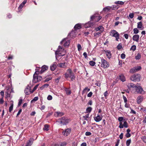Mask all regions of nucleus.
Wrapping results in <instances>:
<instances>
[{"instance_id":"nucleus-1","label":"nucleus","mask_w":146,"mask_h":146,"mask_svg":"<svg viewBox=\"0 0 146 146\" xmlns=\"http://www.w3.org/2000/svg\"><path fill=\"white\" fill-rule=\"evenodd\" d=\"M97 60L99 63L98 66L100 64H101V66L103 68H106L109 66L108 63L104 59L102 58L99 57L98 59Z\"/></svg>"},{"instance_id":"nucleus-2","label":"nucleus","mask_w":146,"mask_h":146,"mask_svg":"<svg viewBox=\"0 0 146 146\" xmlns=\"http://www.w3.org/2000/svg\"><path fill=\"white\" fill-rule=\"evenodd\" d=\"M35 70L36 71L34 74L33 78V82L34 83H36L42 80V78L41 76H37V75L39 73L38 69H36Z\"/></svg>"},{"instance_id":"nucleus-3","label":"nucleus","mask_w":146,"mask_h":146,"mask_svg":"<svg viewBox=\"0 0 146 146\" xmlns=\"http://www.w3.org/2000/svg\"><path fill=\"white\" fill-rule=\"evenodd\" d=\"M55 54L58 55L59 56H63L66 53V50L60 46H59L57 50L56 51Z\"/></svg>"},{"instance_id":"nucleus-4","label":"nucleus","mask_w":146,"mask_h":146,"mask_svg":"<svg viewBox=\"0 0 146 146\" xmlns=\"http://www.w3.org/2000/svg\"><path fill=\"white\" fill-rule=\"evenodd\" d=\"M110 35L111 36L115 37L117 41L118 40L119 38V34L115 30H113L111 31L110 33Z\"/></svg>"},{"instance_id":"nucleus-5","label":"nucleus","mask_w":146,"mask_h":146,"mask_svg":"<svg viewBox=\"0 0 146 146\" xmlns=\"http://www.w3.org/2000/svg\"><path fill=\"white\" fill-rule=\"evenodd\" d=\"M141 76L139 74H135L132 76L130 77V79L133 81H139L140 80Z\"/></svg>"},{"instance_id":"nucleus-6","label":"nucleus","mask_w":146,"mask_h":146,"mask_svg":"<svg viewBox=\"0 0 146 146\" xmlns=\"http://www.w3.org/2000/svg\"><path fill=\"white\" fill-rule=\"evenodd\" d=\"M135 90L138 93L143 94L144 93L143 89L140 86L138 85L135 86Z\"/></svg>"},{"instance_id":"nucleus-7","label":"nucleus","mask_w":146,"mask_h":146,"mask_svg":"<svg viewBox=\"0 0 146 146\" xmlns=\"http://www.w3.org/2000/svg\"><path fill=\"white\" fill-rule=\"evenodd\" d=\"M101 18L98 14H95L91 17V20H94L96 22L99 21Z\"/></svg>"},{"instance_id":"nucleus-8","label":"nucleus","mask_w":146,"mask_h":146,"mask_svg":"<svg viewBox=\"0 0 146 146\" xmlns=\"http://www.w3.org/2000/svg\"><path fill=\"white\" fill-rule=\"evenodd\" d=\"M69 120L65 117H62L60 119V123L61 125H66L69 122Z\"/></svg>"},{"instance_id":"nucleus-9","label":"nucleus","mask_w":146,"mask_h":146,"mask_svg":"<svg viewBox=\"0 0 146 146\" xmlns=\"http://www.w3.org/2000/svg\"><path fill=\"white\" fill-rule=\"evenodd\" d=\"M141 69V67L140 66H138L135 67L131 69L130 70V72L131 73H134L139 71Z\"/></svg>"},{"instance_id":"nucleus-10","label":"nucleus","mask_w":146,"mask_h":146,"mask_svg":"<svg viewBox=\"0 0 146 146\" xmlns=\"http://www.w3.org/2000/svg\"><path fill=\"white\" fill-rule=\"evenodd\" d=\"M71 131V129L70 128H68L63 131L62 132V134L64 136H66L69 135Z\"/></svg>"},{"instance_id":"nucleus-11","label":"nucleus","mask_w":146,"mask_h":146,"mask_svg":"<svg viewBox=\"0 0 146 146\" xmlns=\"http://www.w3.org/2000/svg\"><path fill=\"white\" fill-rule=\"evenodd\" d=\"M73 73L72 71L70 69H68L65 74V78H67Z\"/></svg>"},{"instance_id":"nucleus-12","label":"nucleus","mask_w":146,"mask_h":146,"mask_svg":"<svg viewBox=\"0 0 146 146\" xmlns=\"http://www.w3.org/2000/svg\"><path fill=\"white\" fill-rule=\"evenodd\" d=\"M31 87L29 86H27L25 90V92L26 95H29L31 93L30 91Z\"/></svg>"},{"instance_id":"nucleus-13","label":"nucleus","mask_w":146,"mask_h":146,"mask_svg":"<svg viewBox=\"0 0 146 146\" xmlns=\"http://www.w3.org/2000/svg\"><path fill=\"white\" fill-rule=\"evenodd\" d=\"M143 97L142 96H138L137 99V103L139 104H140L143 101Z\"/></svg>"},{"instance_id":"nucleus-14","label":"nucleus","mask_w":146,"mask_h":146,"mask_svg":"<svg viewBox=\"0 0 146 146\" xmlns=\"http://www.w3.org/2000/svg\"><path fill=\"white\" fill-rule=\"evenodd\" d=\"M66 38H64L61 42V43H62V42H64L65 41L64 44V46H67L69 45L70 43V41L68 40H66Z\"/></svg>"},{"instance_id":"nucleus-15","label":"nucleus","mask_w":146,"mask_h":146,"mask_svg":"<svg viewBox=\"0 0 146 146\" xmlns=\"http://www.w3.org/2000/svg\"><path fill=\"white\" fill-rule=\"evenodd\" d=\"M102 115L100 116L98 115L96 117L94 118V119L96 122H98L100 121L102 119Z\"/></svg>"},{"instance_id":"nucleus-16","label":"nucleus","mask_w":146,"mask_h":146,"mask_svg":"<svg viewBox=\"0 0 146 146\" xmlns=\"http://www.w3.org/2000/svg\"><path fill=\"white\" fill-rule=\"evenodd\" d=\"M139 36L138 35H135L133 37V39L134 41L138 42L139 39Z\"/></svg>"},{"instance_id":"nucleus-17","label":"nucleus","mask_w":146,"mask_h":146,"mask_svg":"<svg viewBox=\"0 0 146 146\" xmlns=\"http://www.w3.org/2000/svg\"><path fill=\"white\" fill-rule=\"evenodd\" d=\"M48 67L46 65H43L42 67V68L40 71V73H42L48 69Z\"/></svg>"},{"instance_id":"nucleus-18","label":"nucleus","mask_w":146,"mask_h":146,"mask_svg":"<svg viewBox=\"0 0 146 146\" xmlns=\"http://www.w3.org/2000/svg\"><path fill=\"white\" fill-rule=\"evenodd\" d=\"M105 53L106 54V56L108 58H110L111 57V54L110 51L107 50L104 51Z\"/></svg>"},{"instance_id":"nucleus-19","label":"nucleus","mask_w":146,"mask_h":146,"mask_svg":"<svg viewBox=\"0 0 146 146\" xmlns=\"http://www.w3.org/2000/svg\"><path fill=\"white\" fill-rule=\"evenodd\" d=\"M137 27L139 29H141V30L143 29V24L141 22H140L137 23Z\"/></svg>"},{"instance_id":"nucleus-20","label":"nucleus","mask_w":146,"mask_h":146,"mask_svg":"<svg viewBox=\"0 0 146 146\" xmlns=\"http://www.w3.org/2000/svg\"><path fill=\"white\" fill-rule=\"evenodd\" d=\"M11 106L9 108V111L10 112H11L13 110V101H11L10 102Z\"/></svg>"},{"instance_id":"nucleus-21","label":"nucleus","mask_w":146,"mask_h":146,"mask_svg":"<svg viewBox=\"0 0 146 146\" xmlns=\"http://www.w3.org/2000/svg\"><path fill=\"white\" fill-rule=\"evenodd\" d=\"M58 66L60 67L64 68L66 66V64L65 62L59 64Z\"/></svg>"},{"instance_id":"nucleus-22","label":"nucleus","mask_w":146,"mask_h":146,"mask_svg":"<svg viewBox=\"0 0 146 146\" xmlns=\"http://www.w3.org/2000/svg\"><path fill=\"white\" fill-rule=\"evenodd\" d=\"M93 25V24L91 22H89L86 24L85 27L86 28H87L92 26Z\"/></svg>"},{"instance_id":"nucleus-23","label":"nucleus","mask_w":146,"mask_h":146,"mask_svg":"<svg viewBox=\"0 0 146 146\" xmlns=\"http://www.w3.org/2000/svg\"><path fill=\"white\" fill-rule=\"evenodd\" d=\"M64 114L63 112H57L55 113V116L57 117H60L63 115Z\"/></svg>"},{"instance_id":"nucleus-24","label":"nucleus","mask_w":146,"mask_h":146,"mask_svg":"<svg viewBox=\"0 0 146 146\" xmlns=\"http://www.w3.org/2000/svg\"><path fill=\"white\" fill-rule=\"evenodd\" d=\"M33 141V139H31L29 142H28L26 145V146H31L32 145Z\"/></svg>"},{"instance_id":"nucleus-25","label":"nucleus","mask_w":146,"mask_h":146,"mask_svg":"<svg viewBox=\"0 0 146 146\" xmlns=\"http://www.w3.org/2000/svg\"><path fill=\"white\" fill-rule=\"evenodd\" d=\"M90 89L88 88V87H86L82 91V94H83L85 93H87L88 92L90 91Z\"/></svg>"},{"instance_id":"nucleus-26","label":"nucleus","mask_w":146,"mask_h":146,"mask_svg":"<svg viewBox=\"0 0 146 146\" xmlns=\"http://www.w3.org/2000/svg\"><path fill=\"white\" fill-rule=\"evenodd\" d=\"M56 67V65L55 63H54L52 66L50 67V69L51 70H54Z\"/></svg>"},{"instance_id":"nucleus-27","label":"nucleus","mask_w":146,"mask_h":146,"mask_svg":"<svg viewBox=\"0 0 146 146\" xmlns=\"http://www.w3.org/2000/svg\"><path fill=\"white\" fill-rule=\"evenodd\" d=\"M120 80L122 82H124L125 81V78L124 76L123 75H121L119 76Z\"/></svg>"},{"instance_id":"nucleus-28","label":"nucleus","mask_w":146,"mask_h":146,"mask_svg":"<svg viewBox=\"0 0 146 146\" xmlns=\"http://www.w3.org/2000/svg\"><path fill=\"white\" fill-rule=\"evenodd\" d=\"M136 85H135L134 84L132 83L129 84L127 85V87L128 88L130 89L131 88H134L135 89V86Z\"/></svg>"},{"instance_id":"nucleus-29","label":"nucleus","mask_w":146,"mask_h":146,"mask_svg":"<svg viewBox=\"0 0 146 146\" xmlns=\"http://www.w3.org/2000/svg\"><path fill=\"white\" fill-rule=\"evenodd\" d=\"M81 28V25L79 24H76L74 26V28L75 30L79 29Z\"/></svg>"},{"instance_id":"nucleus-30","label":"nucleus","mask_w":146,"mask_h":146,"mask_svg":"<svg viewBox=\"0 0 146 146\" xmlns=\"http://www.w3.org/2000/svg\"><path fill=\"white\" fill-rule=\"evenodd\" d=\"M102 32L101 31H99L96 33H95L94 34V36L96 37H98L101 35V33Z\"/></svg>"},{"instance_id":"nucleus-31","label":"nucleus","mask_w":146,"mask_h":146,"mask_svg":"<svg viewBox=\"0 0 146 146\" xmlns=\"http://www.w3.org/2000/svg\"><path fill=\"white\" fill-rule=\"evenodd\" d=\"M66 94L68 95H69L71 94V91L69 89L66 88L65 90Z\"/></svg>"},{"instance_id":"nucleus-32","label":"nucleus","mask_w":146,"mask_h":146,"mask_svg":"<svg viewBox=\"0 0 146 146\" xmlns=\"http://www.w3.org/2000/svg\"><path fill=\"white\" fill-rule=\"evenodd\" d=\"M123 127H125L127 128L128 127V125L127 122L125 120H124L123 121Z\"/></svg>"},{"instance_id":"nucleus-33","label":"nucleus","mask_w":146,"mask_h":146,"mask_svg":"<svg viewBox=\"0 0 146 146\" xmlns=\"http://www.w3.org/2000/svg\"><path fill=\"white\" fill-rule=\"evenodd\" d=\"M111 9V8L110 7H107L105 8H104L103 9V10L104 11H108L110 10Z\"/></svg>"},{"instance_id":"nucleus-34","label":"nucleus","mask_w":146,"mask_h":146,"mask_svg":"<svg viewBox=\"0 0 146 146\" xmlns=\"http://www.w3.org/2000/svg\"><path fill=\"white\" fill-rule=\"evenodd\" d=\"M141 58V55L140 54L138 53L137 55L135 56V58L136 60H139Z\"/></svg>"},{"instance_id":"nucleus-35","label":"nucleus","mask_w":146,"mask_h":146,"mask_svg":"<svg viewBox=\"0 0 146 146\" xmlns=\"http://www.w3.org/2000/svg\"><path fill=\"white\" fill-rule=\"evenodd\" d=\"M49 85L48 84H44V85L42 86L40 88L41 90L43 89L44 88H47L48 86Z\"/></svg>"},{"instance_id":"nucleus-36","label":"nucleus","mask_w":146,"mask_h":146,"mask_svg":"<svg viewBox=\"0 0 146 146\" xmlns=\"http://www.w3.org/2000/svg\"><path fill=\"white\" fill-rule=\"evenodd\" d=\"M52 78L51 76H48V77L46 78L45 80H44V82H48L50 80H51Z\"/></svg>"},{"instance_id":"nucleus-37","label":"nucleus","mask_w":146,"mask_h":146,"mask_svg":"<svg viewBox=\"0 0 146 146\" xmlns=\"http://www.w3.org/2000/svg\"><path fill=\"white\" fill-rule=\"evenodd\" d=\"M115 3L117 4L123 5L124 2L122 1H117L115 2Z\"/></svg>"},{"instance_id":"nucleus-38","label":"nucleus","mask_w":146,"mask_h":146,"mask_svg":"<svg viewBox=\"0 0 146 146\" xmlns=\"http://www.w3.org/2000/svg\"><path fill=\"white\" fill-rule=\"evenodd\" d=\"M70 78L71 80H73L75 79V76H74V73H73L72 74H71L70 76L69 77Z\"/></svg>"},{"instance_id":"nucleus-39","label":"nucleus","mask_w":146,"mask_h":146,"mask_svg":"<svg viewBox=\"0 0 146 146\" xmlns=\"http://www.w3.org/2000/svg\"><path fill=\"white\" fill-rule=\"evenodd\" d=\"M92 110V108L91 107H88L87 109H86V113H90L91 111Z\"/></svg>"},{"instance_id":"nucleus-40","label":"nucleus","mask_w":146,"mask_h":146,"mask_svg":"<svg viewBox=\"0 0 146 146\" xmlns=\"http://www.w3.org/2000/svg\"><path fill=\"white\" fill-rule=\"evenodd\" d=\"M89 63V64L92 66H94L95 64V62L93 61H90Z\"/></svg>"},{"instance_id":"nucleus-41","label":"nucleus","mask_w":146,"mask_h":146,"mask_svg":"<svg viewBox=\"0 0 146 146\" xmlns=\"http://www.w3.org/2000/svg\"><path fill=\"white\" fill-rule=\"evenodd\" d=\"M136 49V46L134 45L131 46L130 48V50L133 51H135Z\"/></svg>"},{"instance_id":"nucleus-42","label":"nucleus","mask_w":146,"mask_h":146,"mask_svg":"<svg viewBox=\"0 0 146 146\" xmlns=\"http://www.w3.org/2000/svg\"><path fill=\"white\" fill-rule=\"evenodd\" d=\"M123 121L120 122L119 127L120 128H123Z\"/></svg>"},{"instance_id":"nucleus-43","label":"nucleus","mask_w":146,"mask_h":146,"mask_svg":"<svg viewBox=\"0 0 146 146\" xmlns=\"http://www.w3.org/2000/svg\"><path fill=\"white\" fill-rule=\"evenodd\" d=\"M139 30L137 28H135L133 29V32L134 34H137L139 33Z\"/></svg>"},{"instance_id":"nucleus-44","label":"nucleus","mask_w":146,"mask_h":146,"mask_svg":"<svg viewBox=\"0 0 146 146\" xmlns=\"http://www.w3.org/2000/svg\"><path fill=\"white\" fill-rule=\"evenodd\" d=\"M10 92H9L8 91H7L6 92V96L5 97L6 98L9 97L10 96Z\"/></svg>"},{"instance_id":"nucleus-45","label":"nucleus","mask_w":146,"mask_h":146,"mask_svg":"<svg viewBox=\"0 0 146 146\" xmlns=\"http://www.w3.org/2000/svg\"><path fill=\"white\" fill-rule=\"evenodd\" d=\"M48 125H44V127L43 128V129L44 130L48 131Z\"/></svg>"},{"instance_id":"nucleus-46","label":"nucleus","mask_w":146,"mask_h":146,"mask_svg":"<svg viewBox=\"0 0 146 146\" xmlns=\"http://www.w3.org/2000/svg\"><path fill=\"white\" fill-rule=\"evenodd\" d=\"M23 102V99L21 98H20L19 100V101L18 103V105L19 106H20L21 104Z\"/></svg>"},{"instance_id":"nucleus-47","label":"nucleus","mask_w":146,"mask_h":146,"mask_svg":"<svg viewBox=\"0 0 146 146\" xmlns=\"http://www.w3.org/2000/svg\"><path fill=\"white\" fill-rule=\"evenodd\" d=\"M131 142V140L130 139L126 141V145L127 146H129Z\"/></svg>"},{"instance_id":"nucleus-48","label":"nucleus","mask_w":146,"mask_h":146,"mask_svg":"<svg viewBox=\"0 0 146 146\" xmlns=\"http://www.w3.org/2000/svg\"><path fill=\"white\" fill-rule=\"evenodd\" d=\"M89 114H86L85 116H83V118L85 120H87V118L89 117Z\"/></svg>"},{"instance_id":"nucleus-49","label":"nucleus","mask_w":146,"mask_h":146,"mask_svg":"<svg viewBox=\"0 0 146 146\" xmlns=\"http://www.w3.org/2000/svg\"><path fill=\"white\" fill-rule=\"evenodd\" d=\"M118 120L119 122L123 121L124 120L123 117H119L118 118Z\"/></svg>"},{"instance_id":"nucleus-50","label":"nucleus","mask_w":146,"mask_h":146,"mask_svg":"<svg viewBox=\"0 0 146 146\" xmlns=\"http://www.w3.org/2000/svg\"><path fill=\"white\" fill-rule=\"evenodd\" d=\"M134 15V14L133 13H132L129 14V16L130 18L132 19Z\"/></svg>"},{"instance_id":"nucleus-51","label":"nucleus","mask_w":146,"mask_h":146,"mask_svg":"<svg viewBox=\"0 0 146 146\" xmlns=\"http://www.w3.org/2000/svg\"><path fill=\"white\" fill-rule=\"evenodd\" d=\"M78 50L79 51H80L82 48V47L80 44H78L77 46Z\"/></svg>"},{"instance_id":"nucleus-52","label":"nucleus","mask_w":146,"mask_h":146,"mask_svg":"<svg viewBox=\"0 0 146 146\" xmlns=\"http://www.w3.org/2000/svg\"><path fill=\"white\" fill-rule=\"evenodd\" d=\"M117 48L119 50L122 48V46L120 44H119L117 46Z\"/></svg>"},{"instance_id":"nucleus-53","label":"nucleus","mask_w":146,"mask_h":146,"mask_svg":"<svg viewBox=\"0 0 146 146\" xmlns=\"http://www.w3.org/2000/svg\"><path fill=\"white\" fill-rule=\"evenodd\" d=\"M38 85L37 84L36 85L32 91L31 92V93H33V92H34L37 88L38 86Z\"/></svg>"},{"instance_id":"nucleus-54","label":"nucleus","mask_w":146,"mask_h":146,"mask_svg":"<svg viewBox=\"0 0 146 146\" xmlns=\"http://www.w3.org/2000/svg\"><path fill=\"white\" fill-rule=\"evenodd\" d=\"M66 143L64 142L60 144V146H65L66 145Z\"/></svg>"},{"instance_id":"nucleus-55","label":"nucleus","mask_w":146,"mask_h":146,"mask_svg":"<svg viewBox=\"0 0 146 146\" xmlns=\"http://www.w3.org/2000/svg\"><path fill=\"white\" fill-rule=\"evenodd\" d=\"M47 99L48 100H51L52 99V97L51 96L49 95L48 96Z\"/></svg>"},{"instance_id":"nucleus-56","label":"nucleus","mask_w":146,"mask_h":146,"mask_svg":"<svg viewBox=\"0 0 146 146\" xmlns=\"http://www.w3.org/2000/svg\"><path fill=\"white\" fill-rule=\"evenodd\" d=\"M92 92H90L88 94L87 96L89 97H90L92 96Z\"/></svg>"},{"instance_id":"nucleus-57","label":"nucleus","mask_w":146,"mask_h":146,"mask_svg":"<svg viewBox=\"0 0 146 146\" xmlns=\"http://www.w3.org/2000/svg\"><path fill=\"white\" fill-rule=\"evenodd\" d=\"M98 27L100 28V31L102 32L104 31L103 28L102 26H100Z\"/></svg>"},{"instance_id":"nucleus-58","label":"nucleus","mask_w":146,"mask_h":146,"mask_svg":"<svg viewBox=\"0 0 146 146\" xmlns=\"http://www.w3.org/2000/svg\"><path fill=\"white\" fill-rule=\"evenodd\" d=\"M125 55L124 54H121V58L123 59L125 58Z\"/></svg>"},{"instance_id":"nucleus-59","label":"nucleus","mask_w":146,"mask_h":146,"mask_svg":"<svg viewBox=\"0 0 146 146\" xmlns=\"http://www.w3.org/2000/svg\"><path fill=\"white\" fill-rule=\"evenodd\" d=\"M24 5L22 3H21L19 5V7H18V9H21L24 6Z\"/></svg>"},{"instance_id":"nucleus-60","label":"nucleus","mask_w":146,"mask_h":146,"mask_svg":"<svg viewBox=\"0 0 146 146\" xmlns=\"http://www.w3.org/2000/svg\"><path fill=\"white\" fill-rule=\"evenodd\" d=\"M123 97L124 102H127V100L126 97L124 96H123Z\"/></svg>"},{"instance_id":"nucleus-61","label":"nucleus","mask_w":146,"mask_h":146,"mask_svg":"<svg viewBox=\"0 0 146 146\" xmlns=\"http://www.w3.org/2000/svg\"><path fill=\"white\" fill-rule=\"evenodd\" d=\"M91 133L89 132H86L85 133V135L86 136H90L91 135Z\"/></svg>"},{"instance_id":"nucleus-62","label":"nucleus","mask_w":146,"mask_h":146,"mask_svg":"<svg viewBox=\"0 0 146 146\" xmlns=\"http://www.w3.org/2000/svg\"><path fill=\"white\" fill-rule=\"evenodd\" d=\"M125 107L126 108H129V105L128 104L127 102H125Z\"/></svg>"},{"instance_id":"nucleus-63","label":"nucleus","mask_w":146,"mask_h":146,"mask_svg":"<svg viewBox=\"0 0 146 146\" xmlns=\"http://www.w3.org/2000/svg\"><path fill=\"white\" fill-rule=\"evenodd\" d=\"M38 99V97H36L34 98L33 99L32 101H36Z\"/></svg>"},{"instance_id":"nucleus-64","label":"nucleus","mask_w":146,"mask_h":146,"mask_svg":"<svg viewBox=\"0 0 146 146\" xmlns=\"http://www.w3.org/2000/svg\"><path fill=\"white\" fill-rule=\"evenodd\" d=\"M86 143L85 142H84L81 144V146H86Z\"/></svg>"}]
</instances>
